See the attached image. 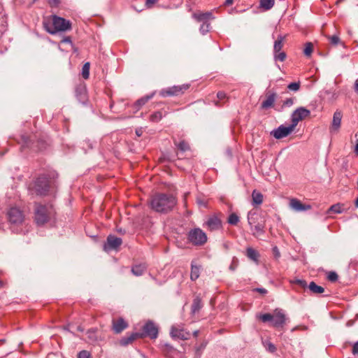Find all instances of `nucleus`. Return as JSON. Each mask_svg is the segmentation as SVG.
<instances>
[{
	"mask_svg": "<svg viewBox=\"0 0 358 358\" xmlns=\"http://www.w3.org/2000/svg\"><path fill=\"white\" fill-rule=\"evenodd\" d=\"M178 199L176 196L169 194L157 193L150 200V208L156 212L167 213L177 205Z\"/></svg>",
	"mask_w": 358,
	"mask_h": 358,
	"instance_id": "nucleus-1",
	"label": "nucleus"
},
{
	"mask_svg": "<svg viewBox=\"0 0 358 358\" xmlns=\"http://www.w3.org/2000/svg\"><path fill=\"white\" fill-rule=\"evenodd\" d=\"M43 27L48 33L55 34L57 31H65L71 29V23L63 17L52 15L51 21L43 22Z\"/></svg>",
	"mask_w": 358,
	"mask_h": 358,
	"instance_id": "nucleus-2",
	"label": "nucleus"
},
{
	"mask_svg": "<svg viewBox=\"0 0 358 358\" xmlns=\"http://www.w3.org/2000/svg\"><path fill=\"white\" fill-rule=\"evenodd\" d=\"M256 317L264 323L271 322V325L276 329L282 328L287 320L283 310L280 308H276L274 310L273 314H258L256 315Z\"/></svg>",
	"mask_w": 358,
	"mask_h": 358,
	"instance_id": "nucleus-3",
	"label": "nucleus"
},
{
	"mask_svg": "<svg viewBox=\"0 0 358 358\" xmlns=\"http://www.w3.org/2000/svg\"><path fill=\"white\" fill-rule=\"evenodd\" d=\"M50 182L46 176H41L29 185V190L31 194L44 196L49 191Z\"/></svg>",
	"mask_w": 358,
	"mask_h": 358,
	"instance_id": "nucleus-4",
	"label": "nucleus"
},
{
	"mask_svg": "<svg viewBox=\"0 0 358 358\" xmlns=\"http://www.w3.org/2000/svg\"><path fill=\"white\" fill-rule=\"evenodd\" d=\"M52 213V207L36 203L35 206V220L38 225L48 222Z\"/></svg>",
	"mask_w": 358,
	"mask_h": 358,
	"instance_id": "nucleus-5",
	"label": "nucleus"
},
{
	"mask_svg": "<svg viewBox=\"0 0 358 358\" xmlns=\"http://www.w3.org/2000/svg\"><path fill=\"white\" fill-rule=\"evenodd\" d=\"M188 240L194 245H203L208 240L206 233L200 228H194L188 233Z\"/></svg>",
	"mask_w": 358,
	"mask_h": 358,
	"instance_id": "nucleus-6",
	"label": "nucleus"
},
{
	"mask_svg": "<svg viewBox=\"0 0 358 358\" xmlns=\"http://www.w3.org/2000/svg\"><path fill=\"white\" fill-rule=\"evenodd\" d=\"M310 111L304 107H299L293 111L291 115L292 124L296 127L298 123L308 117Z\"/></svg>",
	"mask_w": 358,
	"mask_h": 358,
	"instance_id": "nucleus-7",
	"label": "nucleus"
},
{
	"mask_svg": "<svg viewBox=\"0 0 358 358\" xmlns=\"http://www.w3.org/2000/svg\"><path fill=\"white\" fill-rule=\"evenodd\" d=\"M295 129V127L291 124L290 125L285 127L283 124L279 126L277 129H273L271 131V135L276 139H280L289 135Z\"/></svg>",
	"mask_w": 358,
	"mask_h": 358,
	"instance_id": "nucleus-8",
	"label": "nucleus"
},
{
	"mask_svg": "<svg viewBox=\"0 0 358 358\" xmlns=\"http://www.w3.org/2000/svg\"><path fill=\"white\" fill-rule=\"evenodd\" d=\"M143 337L148 336L151 339H155L158 336V328L152 321L147 322L143 327Z\"/></svg>",
	"mask_w": 358,
	"mask_h": 358,
	"instance_id": "nucleus-9",
	"label": "nucleus"
},
{
	"mask_svg": "<svg viewBox=\"0 0 358 358\" xmlns=\"http://www.w3.org/2000/svg\"><path fill=\"white\" fill-rule=\"evenodd\" d=\"M8 220L11 224H20L24 221L22 212L17 208H11L8 212Z\"/></svg>",
	"mask_w": 358,
	"mask_h": 358,
	"instance_id": "nucleus-10",
	"label": "nucleus"
},
{
	"mask_svg": "<svg viewBox=\"0 0 358 358\" xmlns=\"http://www.w3.org/2000/svg\"><path fill=\"white\" fill-rule=\"evenodd\" d=\"M122 243V241L120 238L116 237L115 236L109 235L107 237V241L103 245V250L105 251H108L110 250H116L119 248Z\"/></svg>",
	"mask_w": 358,
	"mask_h": 358,
	"instance_id": "nucleus-11",
	"label": "nucleus"
},
{
	"mask_svg": "<svg viewBox=\"0 0 358 358\" xmlns=\"http://www.w3.org/2000/svg\"><path fill=\"white\" fill-rule=\"evenodd\" d=\"M75 94L79 102L86 103L87 101V88L84 83H80L76 86Z\"/></svg>",
	"mask_w": 358,
	"mask_h": 358,
	"instance_id": "nucleus-12",
	"label": "nucleus"
},
{
	"mask_svg": "<svg viewBox=\"0 0 358 358\" xmlns=\"http://www.w3.org/2000/svg\"><path fill=\"white\" fill-rule=\"evenodd\" d=\"M204 224L211 231L219 230L222 227V222L216 215L208 217Z\"/></svg>",
	"mask_w": 358,
	"mask_h": 358,
	"instance_id": "nucleus-13",
	"label": "nucleus"
},
{
	"mask_svg": "<svg viewBox=\"0 0 358 358\" xmlns=\"http://www.w3.org/2000/svg\"><path fill=\"white\" fill-rule=\"evenodd\" d=\"M128 327V323L122 318L113 319L112 321V330L115 334H120Z\"/></svg>",
	"mask_w": 358,
	"mask_h": 358,
	"instance_id": "nucleus-14",
	"label": "nucleus"
},
{
	"mask_svg": "<svg viewBox=\"0 0 358 358\" xmlns=\"http://www.w3.org/2000/svg\"><path fill=\"white\" fill-rule=\"evenodd\" d=\"M289 205L290 208L296 212H303L311 208L310 205L303 204L300 200L294 198L290 199Z\"/></svg>",
	"mask_w": 358,
	"mask_h": 358,
	"instance_id": "nucleus-15",
	"label": "nucleus"
},
{
	"mask_svg": "<svg viewBox=\"0 0 358 358\" xmlns=\"http://www.w3.org/2000/svg\"><path fill=\"white\" fill-rule=\"evenodd\" d=\"M193 17L197 22H201V23L210 22V21L213 19H214L212 12H209V11L205 12V13H202V12L194 13L193 14Z\"/></svg>",
	"mask_w": 358,
	"mask_h": 358,
	"instance_id": "nucleus-16",
	"label": "nucleus"
},
{
	"mask_svg": "<svg viewBox=\"0 0 358 358\" xmlns=\"http://www.w3.org/2000/svg\"><path fill=\"white\" fill-rule=\"evenodd\" d=\"M342 117L343 114L341 110H336L334 112L331 126V131H337L339 129L341 124Z\"/></svg>",
	"mask_w": 358,
	"mask_h": 358,
	"instance_id": "nucleus-17",
	"label": "nucleus"
},
{
	"mask_svg": "<svg viewBox=\"0 0 358 358\" xmlns=\"http://www.w3.org/2000/svg\"><path fill=\"white\" fill-rule=\"evenodd\" d=\"M276 97L277 94L275 92L267 93L266 99L262 103V108L267 109L272 107L275 101Z\"/></svg>",
	"mask_w": 358,
	"mask_h": 358,
	"instance_id": "nucleus-18",
	"label": "nucleus"
},
{
	"mask_svg": "<svg viewBox=\"0 0 358 358\" xmlns=\"http://www.w3.org/2000/svg\"><path fill=\"white\" fill-rule=\"evenodd\" d=\"M138 338H143V334L141 333H133L129 336L122 338L120 343L121 345L126 346Z\"/></svg>",
	"mask_w": 358,
	"mask_h": 358,
	"instance_id": "nucleus-19",
	"label": "nucleus"
},
{
	"mask_svg": "<svg viewBox=\"0 0 358 358\" xmlns=\"http://www.w3.org/2000/svg\"><path fill=\"white\" fill-rule=\"evenodd\" d=\"M162 350L166 357L172 358L177 355V350L168 343H165Z\"/></svg>",
	"mask_w": 358,
	"mask_h": 358,
	"instance_id": "nucleus-20",
	"label": "nucleus"
},
{
	"mask_svg": "<svg viewBox=\"0 0 358 358\" xmlns=\"http://www.w3.org/2000/svg\"><path fill=\"white\" fill-rule=\"evenodd\" d=\"M203 307V304L201 303V300L199 297L196 296L194 299L192 307H191V313L192 315H195L196 313H199V310Z\"/></svg>",
	"mask_w": 358,
	"mask_h": 358,
	"instance_id": "nucleus-21",
	"label": "nucleus"
},
{
	"mask_svg": "<svg viewBox=\"0 0 358 358\" xmlns=\"http://www.w3.org/2000/svg\"><path fill=\"white\" fill-rule=\"evenodd\" d=\"M178 92V88L177 86H173L171 87H168L166 89H163L159 92V94L162 96H171L176 95Z\"/></svg>",
	"mask_w": 358,
	"mask_h": 358,
	"instance_id": "nucleus-22",
	"label": "nucleus"
},
{
	"mask_svg": "<svg viewBox=\"0 0 358 358\" xmlns=\"http://www.w3.org/2000/svg\"><path fill=\"white\" fill-rule=\"evenodd\" d=\"M200 275V266H197L194 261L191 264L190 278L192 280H196Z\"/></svg>",
	"mask_w": 358,
	"mask_h": 358,
	"instance_id": "nucleus-23",
	"label": "nucleus"
},
{
	"mask_svg": "<svg viewBox=\"0 0 358 358\" xmlns=\"http://www.w3.org/2000/svg\"><path fill=\"white\" fill-rule=\"evenodd\" d=\"M309 290L312 294H322L324 292V289L320 285H317L315 282L312 281L309 283L308 286Z\"/></svg>",
	"mask_w": 358,
	"mask_h": 358,
	"instance_id": "nucleus-24",
	"label": "nucleus"
},
{
	"mask_svg": "<svg viewBox=\"0 0 358 358\" xmlns=\"http://www.w3.org/2000/svg\"><path fill=\"white\" fill-rule=\"evenodd\" d=\"M145 270L146 266L144 264H136L131 268V272L136 276L142 275Z\"/></svg>",
	"mask_w": 358,
	"mask_h": 358,
	"instance_id": "nucleus-25",
	"label": "nucleus"
},
{
	"mask_svg": "<svg viewBox=\"0 0 358 358\" xmlns=\"http://www.w3.org/2000/svg\"><path fill=\"white\" fill-rule=\"evenodd\" d=\"M285 39V36L279 35L278 38L274 42L273 52H279L283 47V41Z\"/></svg>",
	"mask_w": 358,
	"mask_h": 358,
	"instance_id": "nucleus-26",
	"label": "nucleus"
},
{
	"mask_svg": "<svg viewBox=\"0 0 358 358\" xmlns=\"http://www.w3.org/2000/svg\"><path fill=\"white\" fill-rule=\"evenodd\" d=\"M252 198L253 205H260L263 202V194L256 190L252 192Z\"/></svg>",
	"mask_w": 358,
	"mask_h": 358,
	"instance_id": "nucleus-27",
	"label": "nucleus"
},
{
	"mask_svg": "<svg viewBox=\"0 0 358 358\" xmlns=\"http://www.w3.org/2000/svg\"><path fill=\"white\" fill-rule=\"evenodd\" d=\"M264 224L258 222L257 224L253 225V230H252V234L255 236H259L264 234Z\"/></svg>",
	"mask_w": 358,
	"mask_h": 358,
	"instance_id": "nucleus-28",
	"label": "nucleus"
},
{
	"mask_svg": "<svg viewBox=\"0 0 358 358\" xmlns=\"http://www.w3.org/2000/svg\"><path fill=\"white\" fill-rule=\"evenodd\" d=\"M257 217L258 215L256 213L249 212L248 214V222L249 225L250 226L251 230H253V225L257 224Z\"/></svg>",
	"mask_w": 358,
	"mask_h": 358,
	"instance_id": "nucleus-29",
	"label": "nucleus"
},
{
	"mask_svg": "<svg viewBox=\"0 0 358 358\" xmlns=\"http://www.w3.org/2000/svg\"><path fill=\"white\" fill-rule=\"evenodd\" d=\"M262 343L268 352L271 353H274L276 352L277 348L275 345L273 344L270 341L262 340Z\"/></svg>",
	"mask_w": 358,
	"mask_h": 358,
	"instance_id": "nucleus-30",
	"label": "nucleus"
},
{
	"mask_svg": "<svg viewBox=\"0 0 358 358\" xmlns=\"http://www.w3.org/2000/svg\"><path fill=\"white\" fill-rule=\"evenodd\" d=\"M247 257L252 261L257 262L259 254L258 252L252 248H248L246 250Z\"/></svg>",
	"mask_w": 358,
	"mask_h": 358,
	"instance_id": "nucleus-31",
	"label": "nucleus"
},
{
	"mask_svg": "<svg viewBox=\"0 0 358 358\" xmlns=\"http://www.w3.org/2000/svg\"><path fill=\"white\" fill-rule=\"evenodd\" d=\"M274 0H260V6L265 10H268L274 6Z\"/></svg>",
	"mask_w": 358,
	"mask_h": 358,
	"instance_id": "nucleus-32",
	"label": "nucleus"
},
{
	"mask_svg": "<svg viewBox=\"0 0 358 358\" xmlns=\"http://www.w3.org/2000/svg\"><path fill=\"white\" fill-rule=\"evenodd\" d=\"M206 343L203 342L199 345L198 346L195 347V352H194V358H200L203 350L206 347Z\"/></svg>",
	"mask_w": 358,
	"mask_h": 358,
	"instance_id": "nucleus-33",
	"label": "nucleus"
},
{
	"mask_svg": "<svg viewBox=\"0 0 358 358\" xmlns=\"http://www.w3.org/2000/svg\"><path fill=\"white\" fill-rule=\"evenodd\" d=\"M343 211V205L336 203L332 205L328 210V213L332 212L334 213H341Z\"/></svg>",
	"mask_w": 358,
	"mask_h": 358,
	"instance_id": "nucleus-34",
	"label": "nucleus"
},
{
	"mask_svg": "<svg viewBox=\"0 0 358 358\" xmlns=\"http://www.w3.org/2000/svg\"><path fill=\"white\" fill-rule=\"evenodd\" d=\"M153 96V94L151 95H147L144 97H142L136 101L135 103V106L141 107L145 104Z\"/></svg>",
	"mask_w": 358,
	"mask_h": 358,
	"instance_id": "nucleus-35",
	"label": "nucleus"
},
{
	"mask_svg": "<svg viewBox=\"0 0 358 358\" xmlns=\"http://www.w3.org/2000/svg\"><path fill=\"white\" fill-rule=\"evenodd\" d=\"M82 76H83V78L85 79L89 78V76H90V63L89 62H86L83 66Z\"/></svg>",
	"mask_w": 358,
	"mask_h": 358,
	"instance_id": "nucleus-36",
	"label": "nucleus"
},
{
	"mask_svg": "<svg viewBox=\"0 0 358 358\" xmlns=\"http://www.w3.org/2000/svg\"><path fill=\"white\" fill-rule=\"evenodd\" d=\"M227 222L231 225H236L239 222V217L236 213H231L229 216Z\"/></svg>",
	"mask_w": 358,
	"mask_h": 358,
	"instance_id": "nucleus-37",
	"label": "nucleus"
},
{
	"mask_svg": "<svg viewBox=\"0 0 358 358\" xmlns=\"http://www.w3.org/2000/svg\"><path fill=\"white\" fill-rule=\"evenodd\" d=\"M313 45L312 43H310V42L306 43V47L303 50L304 55L307 57H310L313 52Z\"/></svg>",
	"mask_w": 358,
	"mask_h": 358,
	"instance_id": "nucleus-38",
	"label": "nucleus"
},
{
	"mask_svg": "<svg viewBox=\"0 0 358 358\" xmlns=\"http://www.w3.org/2000/svg\"><path fill=\"white\" fill-rule=\"evenodd\" d=\"M210 28V22H204V23H201L199 30H200V32L203 35H204L209 31Z\"/></svg>",
	"mask_w": 358,
	"mask_h": 358,
	"instance_id": "nucleus-39",
	"label": "nucleus"
},
{
	"mask_svg": "<svg viewBox=\"0 0 358 358\" xmlns=\"http://www.w3.org/2000/svg\"><path fill=\"white\" fill-rule=\"evenodd\" d=\"M286 53L285 52L280 51L279 52H274V59L283 62L286 59Z\"/></svg>",
	"mask_w": 358,
	"mask_h": 358,
	"instance_id": "nucleus-40",
	"label": "nucleus"
},
{
	"mask_svg": "<svg viewBox=\"0 0 358 358\" xmlns=\"http://www.w3.org/2000/svg\"><path fill=\"white\" fill-rule=\"evenodd\" d=\"M294 98H288L286 100H285L281 106V109L283 110L284 108L291 107L294 104Z\"/></svg>",
	"mask_w": 358,
	"mask_h": 358,
	"instance_id": "nucleus-41",
	"label": "nucleus"
},
{
	"mask_svg": "<svg viewBox=\"0 0 358 358\" xmlns=\"http://www.w3.org/2000/svg\"><path fill=\"white\" fill-rule=\"evenodd\" d=\"M338 278V275L335 271H329L327 274V279L330 282H336Z\"/></svg>",
	"mask_w": 358,
	"mask_h": 358,
	"instance_id": "nucleus-42",
	"label": "nucleus"
},
{
	"mask_svg": "<svg viewBox=\"0 0 358 358\" xmlns=\"http://www.w3.org/2000/svg\"><path fill=\"white\" fill-rule=\"evenodd\" d=\"M291 283L296 284L302 288H306L308 286V285H307V282L306 280H301V279H296V280H292Z\"/></svg>",
	"mask_w": 358,
	"mask_h": 358,
	"instance_id": "nucleus-43",
	"label": "nucleus"
},
{
	"mask_svg": "<svg viewBox=\"0 0 358 358\" xmlns=\"http://www.w3.org/2000/svg\"><path fill=\"white\" fill-rule=\"evenodd\" d=\"M162 117V114L161 112H155L150 115V120L152 122H158Z\"/></svg>",
	"mask_w": 358,
	"mask_h": 358,
	"instance_id": "nucleus-44",
	"label": "nucleus"
},
{
	"mask_svg": "<svg viewBox=\"0 0 358 358\" xmlns=\"http://www.w3.org/2000/svg\"><path fill=\"white\" fill-rule=\"evenodd\" d=\"M299 87H300L299 83H291L287 86V88L289 90L294 91V92L298 91L299 90Z\"/></svg>",
	"mask_w": 358,
	"mask_h": 358,
	"instance_id": "nucleus-45",
	"label": "nucleus"
},
{
	"mask_svg": "<svg viewBox=\"0 0 358 358\" xmlns=\"http://www.w3.org/2000/svg\"><path fill=\"white\" fill-rule=\"evenodd\" d=\"M191 334L180 329V340H187L190 338Z\"/></svg>",
	"mask_w": 358,
	"mask_h": 358,
	"instance_id": "nucleus-46",
	"label": "nucleus"
},
{
	"mask_svg": "<svg viewBox=\"0 0 358 358\" xmlns=\"http://www.w3.org/2000/svg\"><path fill=\"white\" fill-rule=\"evenodd\" d=\"M328 38L329 39L331 43L333 45H338L340 43V38L336 35L329 36Z\"/></svg>",
	"mask_w": 358,
	"mask_h": 358,
	"instance_id": "nucleus-47",
	"label": "nucleus"
},
{
	"mask_svg": "<svg viewBox=\"0 0 358 358\" xmlns=\"http://www.w3.org/2000/svg\"><path fill=\"white\" fill-rule=\"evenodd\" d=\"M78 358H90V354L87 350H82L78 353Z\"/></svg>",
	"mask_w": 358,
	"mask_h": 358,
	"instance_id": "nucleus-48",
	"label": "nucleus"
},
{
	"mask_svg": "<svg viewBox=\"0 0 358 358\" xmlns=\"http://www.w3.org/2000/svg\"><path fill=\"white\" fill-rule=\"evenodd\" d=\"M170 334L173 338H178L179 337V330L177 328L173 327L171 328Z\"/></svg>",
	"mask_w": 358,
	"mask_h": 358,
	"instance_id": "nucleus-49",
	"label": "nucleus"
},
{
	"mask_svg": "<svg viewBox=\"0 0 358 358\" xmlns=\"http://www.w3.org/2000/svg\"><path fill=\"white\" fill-rule=\"evenodd\" d=\"M189 149V144L185 141H180V151H186Z\"/></svg>",
	"mask_w": 358,
	"mask_h": 358,
	"instance_id": "nucleus-50",
	"label": "nucleus"
},
{
	"mask_svg": "<svg viewBox=\"0 0 358 358\" xmlns=\"http://www.w3.org/2000/svg\"><path fill=\"white\" fill-rule=\"evenodd\" d=\"M217 97L219 99V101H221L227 97V94L224 92H218L217 94Z\"/></svg>",
	"mask_w": 358,
	"mask_h": 358,
	"instance_id": "nucleus-51",
	"label": "nucleus"
},
{
	"mask_svg": "<svg viewBox=\"0 0 358 358\" xmlns=\"http://www.w3.org/2000/svg\"><path fill=\"white\" fill-rule=\"evenodd\" d=\"M273 252L275 259H278L280 257V251L276 246L273 248Z\"/></svg>",
	"mask_w": 358,
	"mask_h": 358,
	"instance_id": "nucleus-52",
	"label": "nucleus"
},
{
	"mask_svg": "<svg viewBox=\"0 0 358 358\" xmlns=\"http://www.w3.org/2000/svg\"><path fill=\"white\" fill-rule=\"evenodd\" d=\"M237 265H238L237 259H234L230 266H229V269L231 271H234L236 269V268L237 267Z\"/></svg>",
	"mask_w": 358,
	"mask_h": 358,
	"instance_id": "nucleus-53",
	"label": "nucleus"
},
{
	"mask_svg": "<svg viewBox=\"0 0 358 358\" xmlns=\"http://www.w3.org/2000/svg\"><path fill=\"white\" fill-rule=\"evenodd\" d=\"M254 291L259 292L262 294H266L268 292V291L265 288H263V287L255 288V289H254Z\"/></svg>",
	"mask_w": 358,
	"mask_h": 358,
	"instance_id": "nucleus-54",
	"label": "nucleus"
},
{
	"mask_svg": "<svg viewBox=\"0 0 358 358\" xmlns=\"http://www.w3.org/2000/svg\"><path fill=\"white\" fill-rule=\"evenodd\" d=\"M157 0H146L145 1V6L148 8H151L153 4H155Z\"/></svg>",
	"mask_w": 358,
	"mask_h": 358,
	"instance_id": "nucleus-55",
	"label": "nucleus"
},
{
	"mask_svg": "<svg viewBox=\"0 0 358 358\" xmlns=\"http://www.w3.org/2000/svg\"><path fill=\"white\" fill-rule=\"evenodd\" d=\"M352 353L354 355H358V341L356 342L353 345Z\"/></svg>",
	"mask_w": 358,
	"mask_h": 358,
	"instance_id": "nucleus-56",
	"label": "nucleus"
},
{
	"mask_svg": "<svg viewBox=\"0 0 358 358\" xmlns=\"http://www.w3.org/2000/svg\"><path fill=\"white\" fill-rule=\"evenodd\" d=\"M87 334H89V338H90L91 340H94V339H95V338H94V331H91V330H90V331H87Z\"/></svg>",
	"mask_w": 358,
	"mask_h": 358,
	"instance_id": "nucleus-57",
	"label": "nucleus"
},
{
	"mask_svg": "<svg viewBox=\"0 0 358 358\" xmlns=\"http://www.w3.org/2000/svg\"><path fill=\"white\" fill-rule=\"evenodd\" d=\"M189 87V84H185V85H180V92H183L185 90H187Z\"/></svg>",
	"mask_w": 358,
	"mask_h": 358,
	"instance_id": "nucleus-58",
	"label": "nucleus"
},
{
	"mask_svg": "<svg viewBox=\"0 0 358 358\" xmlns=\"http://www.w3.org/2000/svg\"><path fill=\"white\" fill-rule=\"evenodd\" d=\"M136 134L138 136H141L143 134V129L142 128L137 129L136 130Z\"/></svg>",
	"mask_w": 358,
	"mask_h": 358,
	"instance_id": "nucleus-59",
	"label": "nucleus"
},
{
	"mask_svg": "<svg viewBox=\"0 0 358 358\" xmlns=\"http://www.w3.org/2000/svg\"><path fill=\"white\" fill-rule=\"evenodd\" d=\"M354 89L358 93V78L355 80Z\"/></svg>",
	"mask_w": 358,
	"mask_h": 358,
	"instance_id": "nucleus-60",
	"label": "nucleus"
},
{
	"mask_svg": "<svg viewBox=\"0 0 358 358\" xmlns=\"http://www.w3.org/2000/svg\"><path fill=\"white\" fill-rule=\"evenodd\" d=\"M63 43H71L70 37H66L62 40Z\"/></svg>",
	"mask_w": 358,
	"mask_h": 358,
	"instance_id": "nucleus-61",
	"label": "nucleus"
},
{
	"mask_svg": "<svg viewBox=\"0 0 358 358\" xmlns=\"http://www.w3.org/2000/svg\"><path fill=\"white\" fill-rule=\"evenodd\" d=\"M234 0H225V5L229 6L233 3Z\"/></svg>",
	"mask_w": 358,
	"mask_h": 358,
	"instance_id": "nucleus-62",
	"label": "nucleus"
},
{
	"mask_svg": "<svg viewBox=\"0 0 358 358\" xmlns=\"http://www.w3.org/2000/svg\"><path fill=\"white\" fill-rule=\"evenodd\" d=\"M59 0H50V3H53L54 5H57L59 3Z\"/></svg>",
	"mask_w": 358,
	"mask_h": 358,
	"instance_id": "nucleus-63",
	"label": "nucleus"
},
{
	"mask_svg": "<svg viewBox=\"0 0 358 358\" xmlns=\"http://www.w3.org/2000/svg\"><path fill=\"white\" fill-rule=\"evenodd\" d=\"M355 152L358 155V140L357 141V144L355 145Z\"/></svg>",
	"mask_w": 358,
	"mask_h": 358,
	"instance_id": "nucleus-64",
	"label": "nucleus"
}]
</instances>
